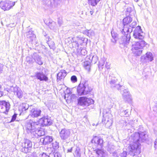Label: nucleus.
I'll use <instances>...</instances> for the list:
<instances>
[{
  "mask_svg": "<svg viewBox=\"0 0 157 157\" xmlns=\"http://www.w3.org/2000/svg\"><path fill=\"white\" fill-rule=\"evenodd\" d=\"M117 40V39L113 38L111 39V41L113 44L114 45L116 44Z\"/></svg>",
  "mask_w": 157,
  "mask_h": 157,
  "instance_id": "47",
  "label": "nucleus"
},
{
  "mask_svg": "<svg viewBox=\"0 0 157 157\" xmlns=\"http://www.w3.org/2000/svg\"><path fill=\"white\" fill-rule=\"evenodd\" d=\"M68 39H70V40L71 43H72V42H75V43H76V44H77L78 47V42H77L76 41H75L74 40L73 38V37H69L68 38Z\"/></svg>",
  "mask_w": 157,
  "mask_h": 157,
  "instance_id": "43",
  "label": "nucleus"
},
{
  "mask_svg": "<svg viewBox=\"0 0 157 157\" xmlns=\"http://www.w3.org/2000/svg\"><path fill=\"white\" fill-rule=\"evenodd\" d=\"M100 0H88V4L92 6H95Z\"/></svg>",
  "mask_w": 157,
  "mask_h": 157,
  "instance_id": "26",
  "label": "nucleus"
},
{
  "mask_svg": "<svg viewBox=\"0 0 157 157\" xmlns=\"http://www.w3.org/2000/svg\"><path fill=\"white\" fill-rule=\"evenodd\" d=\"M67 75L66 71L64 70H62L57 74V81L63 79Z\"/></svg>",
  "mask_w": 157,
  "mask_h": 157,
  "instance_id": "20",
  "label": "nucleus"
},
{
  "mask_svg": "<svg viewBox=\"0 0 157 157\" xmlns=\"http://www.w3.org/2000/svg\"><path fill=\"white\" fill-rule=\"evenodd\" d=\"M132 19L130 17L128 16L124 18L123 20V29L121 32L122 33L127 32L131 33L132 31V28H129V25L132 22Z\"/></svg>",
  "mask_w": 157,
  "mask_h": 157,
  "instance_id": "5",
  "label": "nucleus"
},
{
  "mask_svg": "<svg viewBox=\"0 0 157 157\" xmlns=\"http://www.w3.org/2000/svg\"><path fill=\"white\" fill-rule=\"evenodd\" d=\"M59 134L61 139L63 140H66L70 137L71 132L69 129L64 128L61 129L59 132Z\"/></svg>",
  "mask_w": 157,
  "mask_h": 157,
  "instance_id": "9",
  "label": "nucleus"
},
{
  "mask_svg": "<svg viewBox=\"0 0 157 157\" xmlns=\"http://www.w3.org/2000/svg\"><path fill=\"white\" fill-rule=\"evenodd\" d=\"M83 33L86 35L87 36H88V34H89V30H86L85 31H83Z\"/></svg>",
  "mask_w": 157,
  "mask_h": 157,
  "instance_id": "53",
  "label": "nucleus"
},
{
  "mask_svg": "<svg viewBox=\"0 0 157 157\" xmlns=\"http://www.w3.org/2000/svg\"><path fill=\"white\" fill-rule=\"evenodd\" d=\"M50 156H52L54 157H61V155L60 154L58 153H56L55 154L53 153L50 154Z\"/></svg>",
  "mask_w": 157,
  "mask_h": 157,
  "instance_id": "40",
  "label": "nucleus"
},
{
  "mask_svg": "<svg viewBox=\"0 0 157 157\" xmlns=\"http://www.w3.org/2000/svg\"><path fill=\"white\" fill-rule=\"evenodd\" d=\"M123 98L126 101L129 102L131 101V96L129 92L128 89L123 90L122 92H121Z\"/></svg>",
  "mask_w": 157,
  "mask_h": 157,
  "instance_id": "13",
  "label": "nucleus"
},
{
  "mask_svg": "<svg viewBox=\"0 0 157 157\" xmlns=\"http://www.w3.org/2000/svg\"><path fill=\"white\" fill-rule=\"evenodd\" d=\"M94 32L91 30H89V34H88V36H93L94 35Z\"/></svg>",
  "mask_w": 157,
  "mask_h": 157,
  "instance_id": "41",
  "label": "nucleus"
},
{
  "mask_svg": "<svg viewBox=\"0 0 157 157\" xmlns=\"http://www.w3.org/2000/svg\"><path fill=\"white\" fill-rule=\"evenodd\" d=\"M90 65V64L89 62H88L87 61H86L84 62V67H86V66H88V65Z\"/></svg>",
  "mask_w": 157,
  "mask_h": 157,
  "instance_id": "49",
  "label": "nucleus"
},
{
  "mask_svg": "<svg viewBox=\"0 0 157 157\" xmlns=\"http://www.w3.org/2000/svg\"><path fill=\"white\" fill-rule=\"evenodd\" d=\"M33 59L35 62L39 65L43 64V62L42 59V57L39 54L37 53H34L32 56Z\"/></svg>",
  "mask_w": 157,
  "mask_h": 157,
  "instance_id": "14",
  "label": "nucleus"
},
{
  "mask_svg": "<svg viewBox=\"0 0 157 157\" xmlns=\"http://www.w3.org/2000/svg\"><path fill=\"white\" fill-rule=\"evenodd\" d=\"M88 83L86 82L80 83L77 88L78 93L79 95H85L88 94L92 90Z\"/></svg>",
  "mask_w": 157,
  "mask_h": 157,
  "instance_id": "4",
  "label": "nucleus"
},
{
  "mask_svg": "<svg viewBox=\"0 0 157 157\" xmlns=\"http://www.w3.org/2000/svg\"><path fill=\"white\" fill-rule=\"evenodd\" d=\"M124 35L122 36L120 40V44H123L124 46H126L129 42L131 38L130 33L127 32L124 33Z\"/></svg>",
  "mask_w": 157,
  "mask_h": 157,
  "instance_id": "10",
  "label": "nucleus"
},
{
  "mask_svg": "<svg viewBox=\"0 0 157 157\" xmlns=\"http://www.w3.org/2000/svg\"><path fill=\"white\" fill-rule=\"evenodd\" d=\"M45 39L47 41V43H48L50 40V38L49 36H48L47 35H45Z\"/></svg>",
  "mask_w": 157,
  "mask_h": 157,
  "instance_id": "44",
  "label": "nucleus"
},
{
  "mask_svg": "<svg viewBox=\"0 0 157 157\" xmlns=\"http://www.w3.org/2000/svg\"><path fill=\"white\" fill-rule=\"evenodd\" d=\"M111 35L112 38L116 39L117 40V34L116 33H115L114 31H112L111 32Z\"/></svg>",
  "mask_w": 157,
  "mask_h": 157,
  "instance_id": "35",
  "label": "nucleus"
},
{
  "mask_svg": "<svg viewBox=\"0 0 157 157\" xmlns=\"http://www.w3.org/2000/svg\"><path fill=\"white\" fill-rule=\"evenodd\" d=\"M92 142H94L97 145H99L101 148L103 146V140L97 136L95 137L92 140Z\"/></svg>",
  "mask_w": 157,
  "mask_h": 157,
  "instance_id": "18",
  "label": "nucleus"
},
{
  "mask_svg": "<svg viewBox=\"0 0 157 157\" xmlns=\"http://www.w3.org/2000/svg\"><path fill=\"white\" fill-rule=\"evenodd\" d=\"M104 117V118L103 119V120L102 121V122L103 123H106L107 122H106V121H107V122H108L109 121V118L107 117V116H106L105 117H104V115L103 116Z\"/></svg>",
  "mask_w": 157,
  "mask_h": 157,
  "instance_id": "39",
  "label": "nucleus"
},
{
  "mask_svg": "<svg viewBox=\"0 0 157 157\" xmlns=\"http://www.w3.org/2000/svg\"><path fill=\"white\" fill-rule=\"evenodd\" d=\"M142 59H144L146 62L151 61L153 59L152 54L150 52H147L145 56H141Z\"/></svg>",
  "mask_w": 157,
  "mask_h": 157,
  "instance_id": "17",
  "label": "nucleus"
},
{
  "mask_svg": "<svg viewBox=\"0 0 157 157\" xmlns=\"http://www.w3.org/2000/svg\"><path fill=\"white\" fill-rule=\"evenodd\" d=\"M47 44L50 48L54 49L55 48V45L54 42L52 41H50Z\"/></svg>",
  "mask_w": 157,
  "mask_h": 157,
  "instance_id": "29",
  "label": "nucleus"
},
{
  "mask_svg": "<svg viewBox=\"0 0 157 157\" xmlns=\"http://www.w3.org/2000/svg\"><path fill=\"white\" fill-rule=\"evenodd\" d=\"M154 147L155 148V150L157 151V142L156 141H155L154 142Z\"/></svg>",
  "mask_w": 157,
  "mask_h": 157,
  "instance_id": "55",
  "label": "nucleus"
},
{
  "mask_svg": "<svg viewBox=\"0 0 157 157\" xmlns=\"http://www.w3.org/2000/svg\"><path fill=\"white\" fill-rule=\"evenodd\" d=\"M77 38H78V36H77Z\"/></svg>",
  "mask_w": 157,
  "mask_h": 157,
  "instance_id": "64",
  "label": "nucleus"
},
{
  "mask_svg": "<svg viewBox=\"0 0 157 157\" xmlns=\"http://www.w3.org/2000/svg\"><path fill=\"white\" fill-rule=\"evenodd\" d=\"M86 97H80L78 100V104L81 106H86V104H85L86 102Z\"/></svg>",
  "mask_w": 157,
  "mask_h": 157,
  "instance_id": "23",
  "label": "nucleus"
},
{
  "mask_svg": "<svg viewBox=\"0 0 157 157\" xmlns=\"http://www.w3.org/2000/svg\"><path fill=\"white\" fill-rule=\"evenodd\" d=\"M40 155L41 157H51V156H50V154L49 155H47L46 154L44 153H43L42 154Z\"/></svg>",
  "mask_w": 157,
  "mask_h": 157,
  "instance_id": "42",
  "label": "nucleus"
},
{
  "mask_svg": "<svg viewBox=\"0 0 157 157\" xmlns=\"http://www.w3.org/2000/svg\"><path fill=\"white\" fill-rule=\"evenodd\" d=\"M39 122L43 126L50 125L52 123L51 119L48 116L40 118Z\"/></svg>",
  "mask_w": 157,
  "mask_h": 157,
  "instance_id": "12",
  "label": "nucleus"
},
{
  "mask_svg": "<svg viewBox=\"0 0 157 157\" xmlns=\"http://www.w3.org/2000/svg\"><path fill=\"white\" fill-rule=\"evenodd\" d=\"M101 157H108V155L107 153L105 154H104V155H103V156H101Z\"/></svg>",
  "mask_w": 157,
  "mask_h": 157,
  "instance_id": "57",
  "label": "nucleus"
},
{
  "mask_svg": "<svg viewBox=\"0 0 157 157\" xmlns=\"http://www.w3.org/2000/svg\"><path fill=\"white\" fill-rule=\"evenodd\" d=\"M136 2H138L139 0H134Z\"/></svg>",
  "mask_w": 157,
  "mask_h": 157,
  "instance_id": "61",
  "label": "nucleus"
},
{
  "mask_svg": "<svg viewBox=\"0 0 157 157\" xmlns=\"http://www.w3.org/2000/svg\"><path fill=\"white\" fill-rule=\"evenodd\" d=\"M58 22L59 25L60 26L62 24L63 22L62 20L59 18L58 19Z\"/></svg>",
  "mask_w": 157,
  "mask_h": 157,
  "instance_id": "51",
  "label": "nucleus"
},
{
  "mask_svg": "<svg viewBox=\"0 0 157 157\" xmlns=\"http://www.w3.org/2000/svg\"><path fill=\"white\" fill-rule=\"evenodd\" d=\"M147 135L146 132H136L131 136L130 144L128 147V154L134 156L141 152L140 142H144L147 139Z\"/></svg>",
  "mask_w": 157,
  "mask_h": 157,
  "instance_id": "1",
  "label": "nucleus"
},
{
  "mask_svg": "<svg viewBox=\"0 0 157 157\" xmlns=\"http://www.w3.org/2000/svg\"><path fill=\"white\" fill-rule=\"evenodd\" d=\"M13 91L16 94L18 98H21L23 96V93L20 88L17 86L13 88Z\"/></svg>",
  "mask_w": 157,
  "mask_h": 157,
  "instance_id": "19",
  "label": "nucleus"
},
{
  "mask_svg": "<svg viewBox=\"0 0 157 157\" xmlns=\"http://www.w3.org/2000/svg\"><path fill=\"white\" fill-rule=\"evenodd\" d=\"M96 58V56H93V58H92V59H93V58Z\"/></svg>",
  "mask_w": 157,
  "mask_h": 157,
  "instance_id": "62",
  "label": "nucleus"
},
{
  "mask_svg": "<svg viewBox=\"0 0 157 157\" xmlns=\"http://www.w3.org/2000/svg\"><path fill=\"white\" fill-rule=\"evenodd\" d=\"M110 64L109 62H106L105 67L107 69H109L110 68Z\"/></svg>",
  "mask_w": 157,
  "mask_h": 157,
  "instance_id": "45",
  "label": "nucleus"
},
{
  "mask_svg": "<svg viewBox=\"0 0 157 157\" xmlns=\"http://www.w3.org/2000/svg\"><path fill=\"white\" fill-rule=\"evenodd\" d=\"M11 105L8 101H0V111L5 114H7L10 108Z\"/></svg>",
  "mask_w": 157,
  "mask_h": 157,
  "instance_id": "7",
  "label": "nucleus"
},
{
  "mask_svg": "<svg viewBox=\"0 0 157 157\" xmlns=\"http://www.w3.org/2000/svg\"><path fill=\"white\" fill-rule=\"evenodd\" d=\"M71 80L73 82H76L77 81V79L76 76L75 75L72 76L71 78Z\"/></svg>",
  "mask_w": 157,
  "mask_h": 157,
  "instance_id": "36",
  "label": "nucleus"
},
{
  "mask_svg": "<svg viewBox=\"0 0 157 157\" xmlns=\"http://www.w3.org/2000/svg\"><path fill=\"white\" fill-rule=\"evenodd\" d=\"M48 26L50 29H53L56 26V23L53 21L49 22V23Z\"/></svg>",
  "mask_w": 157,
  "mask_h": 157,
  "instance_id": "31",
  "label": "nucleus"
},
{
  "mask_svg": "<svg viewBox=\"0 0 157 157\" xmlns=\"http://www.w3.org/2000/svg\"><path fill=\"white\" fill-rule=\"evenodd\" d=\"M104 64V61H100L99 63V66H100L102 68H103V66Z\"/></svg>",
  "mask_w": 157,
  "mask_h": 157,
  "instance_id": "48",
  "label": "nucleus"
},
{
  "mask_svg": "<svg viewBox=\"0 0 157 157\" xmlns=\"http://www.w3.org/2000/svg\"><path fill=\"white\" fill-rule=\"evenodd\" d=\"M94 151H95L96 153L99 156L101 157L107 153L104 152L102 149L99 148L95 149Z\"/></svg>",
  "mask_w": 157,
  "mask_h": 157,
  "instance_id": "25",
  "label": "nucleus"
},
{
  "mask_svg": "<svg viewBox=\"0 0 157 157\" xmlns=\"http://www.w3.org/2000/svg\"><path fill=\"white\" fill-rule=\"evenodd\" d=\"M146 42L144 40L134 42L132 45V50L135 55L139 56L142 53V49L146 45Z\"/></svg>",
  "mask_w": 157,
  "mask_h": 157,
  "instance_id": "3",
  "label": "nucleus"
},
{
  "mask_svg": "<svg viewBox=\"0 0 157 157\" xmlns=\"http://www.w3.org/2000/svg\"><path fill=\"white\" fill-rule=\"evenodd\" d=\"M114 156H116V155H117V154H116V153H115V154H114Z\"/></svg>",
  "mask_w": 157,
  "mask_h": 157,
  "instance_id": "63",
  "label": "nucleus"
},
{
  "mask_svg": "<svg viewBox=\"0 0 157 157\" xmlns=\"http://www.w3.org/2000/svg\"><path fill=\"white\" fill-rule=\"evenodd\" d=\"M31 116L33 117H37L40 115L41 110L37 109H33L31 111Z\"/></svg>",
  "mask_w": 157,
  "mask_h": 157,
  "instance_id": "21",
  "label": "nucleus"
},
{
  "mask_svg": "<svg viewBox=\"0 0 157 157\" xmlns=\"http://www.w3.org/2000/svg\"><path fill=\"white\" fill-rule=\"evenodd\" d=\"M143 33L141 29V27L137 26L135 29L133 34L134 37L140 40H143L144 38Z\"/></svg>",
  "mask_w": 157,
  "mask_h": 157,
  "instance_id": "8",
  "label": "nucleus"
},
{
  "mask_svg": "<svg viewBox=\"0 0 157 157\" xmlns=\"http://www.w3.org/2000/svg\"><path fill=\"white\" fill-rule=\"evenodd\" d=\"M117 81L115 79H112L109 81V83L112 88H116L119 90H121L124 89V86H120L118 84L116 83Z\"/></svg>",
  "mask_w": 157,
  "mask_h": 157,
  "instance_id": "15",
  "label": "nucleus"
},
{
  "mask_svg": "<svg viewBox=\"0 0 157 157\" xmlns=\"http://www.w3.org/2000/svg\"><path fill=\"white\" fill-rule=\"evenodd\" d=\"M1 85H0V97H2L3 94V92L1 90Z\"/></svg>",
  "mask_w": 157,
  "mask_h": 157,
  "instance_id": "56",
  "label": "nucleus"
},
{
  "mask_svg": "<svg viewBox=\"0 0 157 157\" xmlns=\"http://www.w3.org/2000/svg\"><path fill=\"white\" fill-rule=\"evenodd\" d=\"M136 25V21H133L132 24H130L129 26V28H132V29L133 28H134Z\"/></svg>",
  "mask_w": 157,
  "mask_h": 157,
  "instance_id": "37",
  "label": "nucleus"
},
{
  "mask_svg": "<svg viewBox=\"0 0 157 157\" xmlns=\"http://www.w3.org/2000/svg\"><path fill=\"white\" fill-rule=\"evenodd\" d=\"M43 4L48 8H50L51 6V2L50 0H43Z\"/></svg>",
  "mask_w": 157,
  "mask_h": 157,
  "instance_id": "27",
  "label": "nucleus"
},
{
  "mask_svg": "<svg viewBox=\"0 0 157 157\" xmlns=\"http://www.w3.org/2000/svg\"><path fill=\"white\" fill-rule=\"evenodd\" d=\"M43 139V144L45 145L50 144L53 140L52 137L50 136H46Z\"/></svg>",
  "mask_w": 157,
  "mask_h": 157,
  "instance_id": "22",
  "label": "nucleus"
},
{
  "mask_svg": "<svg viewBox=\"0 0 157 157\" xmlns=\"http://www.w3.org/2000/svg\"><path fill=\"white\" fill-rule=\"evenodd\" d=\"M35 76L40 81H47L48 80V77L42 72H37L35 74Z\"/></svg>",
  "mask_w": 157,
  "mask_h": 157,
  "instance_id": "16",
  "label": "nucleus"
},
{
  "mask_svg": "<svg viewBox=\"0 0 157 157\" xmlns=\"http://www.w3.org/2000/svg\"><path fill=\"white\" fill-rule=\"evenodd\" d=\"M15 4V2H1L0 3V6L4 10H9Z\"/></svg>",
  "mask_w": 157,
  "mask_h": 157,
  "instance_id": "11",
  "label": "nucleus"
},
{
  "mask_svg": "<svg viewBox=\"0 0 157 157\" xmlns=\"http://www.w3.org/2000/svg\"><path fill=\"white\" fill-rule=\"evenodd\" d=\"M81 53L83 55H85L86 53V51L85 49H82L81 51Z\"/></svg>",
  "mask_w": 157,
  "mask_h": 157,
  "instance_id": "50",
  "label": "nucleus"
},
{
  "mask_svg": "<svg viewBox=\"0 0 157 157\" xmlns=\"http://www.w3.org/2000/svg\"><path fill=\"white\" fill-rule=\"evenodd\" d=\"M84 67L86 70L89 71L90 69V65H88V66H86V67Z\"/></svg>",
  "mask_w": 157,
  "mask_h": 157,
  "instance_id": "54",
  "label": "nucleus"
},
{
  "mask_svg": "<svg viewBox=\"0 0 157 157\" xmlns=\"http://www.w3.org/2000/svg\"><path fill=\"white\" fill-rule=\"evenodd\" d=\"M90 13L91 15H92L93 14V12L92 11H90Z\"/></svg>",
  "mask_w": 157,
  "mask_h": 157,
  "instance_id": "59",
  "label": "nucleus"
},
{
  "mask_svg": "<svg viewBox=\"0 0 157 157\" xmlns=\"http://www.w3.org/2000/svg\"><path fill=\"white\" fill-rule=\"evenodd\" d=\"M38 122H34L30 121L25 125L26 130L28 133H33L35 136H41L44 134V132L40 129V125Z\"/></svg>",
  "mask_w": 157,
  "mask_h": 157,
  "instance_id": "2",
  "label": "nucleus"
},
{
  "mask_svg": "<svg viewBox=\"0 0 157 157\" xmlns=\"http://www.w3.org/2000/svg\"><path fill=\"white\" fill-rule=\"evenodd\" d=\"M32 142L29 140H26L22 144L21 151L25 153L30 152L32 149Z\"/></svg>",
  "mask_w": 157,
  "mask_h": 157,
  "instance_id": "6",
  "label": "nucleus"
},
{
  "mask_svg": "<svg viewBox=\"0 0 157 157\" xmlns=\"http://www.w3.org/2000/svg\"><path fill=\"white\" fill-rule=\"evenodd\" d=\"M86 106H88L90 104H93L94 103V101L90 98H88L86 97Z\"/></svg>",
  "mask_w": 157,
  "mask_h": 157,
  "instance_id": "28",
  "label": "nucleus"
},
{
  "mask_svg": "<svg viewBox=\"0 0 157 157\" xmlns=\"http://www.w3.org/2000/svg\"><path fill=\"white\" fill-rule=\"evenodd\" d=\"M52 147L54 149H57L59 148V143L57 142H55L52 144Z\"/></svg>",
  "mask_w": 157,
  "mask_h": 157,
  "instance_id": "33",
  "label": "nucleus"
},
{
  "mask_svg": "<svg viewBox=\"0 0 157 157\" xmlns=\"http://www.w3.org/2000/svg\"><path fill=\"white\" fill-rule=\"evenodd\" d=\"M128 113V111H127V110H121L120 111V114L121 116H124L125 117H127V116L128 115V114H127Z\"/></svg>",
  "mask_w": 157,
  "mask_h": 157,
  "instance_id": "30",
  "label": "nucleus"
},
{
  "mask_svg": "<svg viewBox=\"0 0 157 157\" xmlns=\"http://www.w3.org/2000/svg\"><path fill=\"white\" fill-rule=\"evenodd\" d=\"M132 9L130 7H128L127 9V11L129 13H130L132 11Z\"/></svg>",
  "mask_w": 157,
  "mask_h": 157,
  "instance_id": "52",
  "label": "nucleus"
},
{
  "mask_svg": "<svg viewBox=\"0 0 157 157\" xmlns=\"http://www.w3.org/2000/svg\"><path fill=\"white\" fill-rule=\"evenodd\" d=\"M127 155V152L126 151H123L120 154L121 157H126Z\"/></svg>",
  "mask_w": 157,
  "mask_h": 157,
  "instance_id": "38",
  "label": "nucleus"
},
{
  "mask_svg": "<svg viewBox=\"0 0 157 157\" xmlns=\"http://www.w3.org/2000/svg\"><path fill=\"white\" fill-rule=\"evenodd\" d=\"M3 65L0 63V74L2 73L3 70Z\"/></svg>",
  "mask_w": 157,
  "mask_h": 157,
  "instance_id": "46",
  "label": "nucleus"
},
{
  "mask_svg": "<svg viewBox=\"0 0 157 157\" xmlns=\"http://www.w3.org/2000/svg\"><path fill=\"white\" fill-rule=\"evenodd\" d=\"M17 114L16 113H14V114L12 116L11 119L9 123H11L14 122L15 120L16 121H19L18 120H16V117H17Z\"/></svg>",
  "mask_w": 157,
  "mask_h": 157,
  "instance_id": "32",
  "label": "nucleus"
},
{
  "mask_svg": "<svg viewBox=\"0 0 157 157\" xmlns=\"http://www.w3.org/2000/svg\"><path fill=\"white\" fill-rule=\"evenodd\" d=\"M29 107V105L25 103H22L21 104L19 107V109L24 112L28 109Z\"/></svg>",
  "mask_w": 157,
  "mask_h": 157,
  "instance_id": "24",
  "label": "nucleus"
},
{
  "mask_svg": "<svg viewBox=\"0 0 157 157\" xmlns=\"http://www.w3.org/2000/svg\"><path fill=\"white\" fill-rule=\"evenodd\" d=\"M67 151L68 152H71L72 151V147H71L70 149H68Z\"/></svg>",
  "mask_w": 157,
  "mask_h": 157,
  "instance_id": "58",
  "label": "nucleus"
},
{
  "mask_svg": "<svg viewBox=\"0 0 157 157\" xmlns=\"http://www.w3.org/2000/svg\"><path fill=\"white\" fill-rule=\"evenodd\" d=\"M71 94L70 93H68L67 94H65L64 96V99L67 101L68 100H69L71 99V96H70Z\"/></svg>",
  "mask_w": 157,
  "mask_h": 157,
  "instance_id": "34",
  "label": "nucleus"
},
{
  "mask_svg": "<svg viewBox=\"0 0 157 157\" xmlns=\"http://www.w3.org/2000/svg\"><path fill=\"white\" fill-rule=\"evenodd\" d=\"M43 34L44 35V36H45V35H47V34H46V33H44V32L43 33Z\"/></svg>",
  "mask_w": 157,
  "mask_h": 157,
  "instance_id": "60",
  "label": "nucleus"
}]
</instances>
